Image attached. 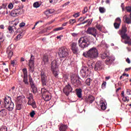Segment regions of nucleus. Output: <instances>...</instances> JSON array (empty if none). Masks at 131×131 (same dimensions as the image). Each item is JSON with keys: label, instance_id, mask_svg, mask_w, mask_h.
<instances>
[{"label": "nucleus", "instance_id": "dca6fc26", "mask_svg": "<svg viewBox=\"0 0 131 131\" xmlns=\"http://www.w3.org/2000/svg\"><path fill=\"white\" fill-rule=\"evenodd\" d=\"M120 24H121V19L119 17H117L115 20V23H114V27L115 29H119V27H120Z\"/></svg>", "mask_w": 131, "mask_h": 131}, {"label": "nucleus", "instance_id": "f8f14e48", "mask_svg": "<svg viewBox=\"0 0 131 131\" xmlns=\"http://www.w3.org/2000/svg\"><path fill=\"white\" fill-rule=\"evenodd\" d=\"M72 86L69 83H68V84L65 86L63 89V92L65 95L68 96L70 94V93H72Z\"/></svg>", "mask_w": 131, "mask_h": 131}, {"label": "nucleus", "instance_id": "423d86ee", "mask_svg": "<svg viewBox=\"0 0 131 131\" xmlns=\"http://www.w3.org/2000/svg\"><path fill=\"white\" fill-rule=\"evenodd\" d=\"M78 46L81 50H84L85 48H88L90 46V43H88V40L82 37L78 40Z\"/></svg>", "mask_w": 131, "mask_h": 131}, {"label": "nucleus", "instance_id": "72a5a7b5", "mask_svg": "<svg viewBox=\"0 0 131 131\" xmlns=\"http://www.w3.org/2000/svg\"><path fill=\"white\" fill-rule=\"evenodd\" d=\"M42 61L44 62V64H46V63H48L49 62V57L47 55H44L43 56Z\"/></svg>", "mask_w": 131, "mask_h": 131}, {"label": "nucleus", "instance_id": "13d9d810", "mask_svg": "<svg viewBox=\"0 0 131 131\" xmlns=\"http://www.w3.org/2000/svg\"><path fill=\"white\" fill-rule=\"evenodd\" d=\"M25 23H21L20 24H19V27L20 28H22V27H24V26H25Z\"/></svg>", "mask_w": 131, "mask_h": 131}, {"label": "nucleus", "instance_id": "8fccbe9b", "mask_svg": "<svg viewBox=\"0 0 131 131\" xmlns=\"http://www.w3.org/2000/svg\"><path fill=\"white\" fill-rule=\"evenodd\" d=\"M75 22H76V20L74 19H70L69 20L70 24H74V23H75Z\"/></svg>", "mask_w": 131, "mask_h": 131}, {"label": "nucleus", "instance_id": "774afa93", "mask_svg": "<svg viewBox=\"0 0 131 131\" xmlns=\"http://www.w3.org/2000/svg\"><path fill=\"white\" fill-rule=\"evenodd\" d=\"M126 62H127V63H128V64H130V60H129V58H127L126 59Z\"/></svg>", "mask_w": 131, "mask_h": 131}, {"label": "nucleus", "instance_id": "c756f323", "mask_svg": "<svg viewBox=\"0 0 131 131\" xmlns=\"http://www.w3.org/2000/svg\"><path fill=\"white\" fill-rule=\"evenodd\" d=\"M30 86L33 94H36L37 92V88L35 86V84L34 85H31Z\"/></svg>", "mask_w": 131, "mask_h": 131}, {"label": "nucleus", "instance_id": "2f4dec72", "mask_svg": "<svg viewBox=\"0 0 131 131\" xmlns=\"http://www.w3.org/2000/svg\"><path fill=\"white\" fill-rule=\"evenodd\" d=\"M23 108V104L22 103H17L16 105V110H21Z\"/></svg>", "mask_w": 131, "mask_h": 131}, {"label": "nucleus", "instance_id": "a19ab883", "mask_svg": "<svg viewBox=\"0 0 131 131\" xmlns=\"http://www.w3.org/2000/svg\"><path fill=\"white\" fill-rule=\"evenodd\" d=\"M63 29H64V28L63 27H58V28H56L55 29H53V31H59L60 30H63Z\"/></svg>", "mask_w": 131, "mask_h": 131}, {"label": "nucleus", "instance_id": "37998d69", "mask_svg": "<svg viewBox=\"0 0 131 131\" xmlns=\"http://www.w3.org/2000/svg\"><path fill=\"white\" fill-rule=\"evenodd\" d=\"M0 40H2V42L5 41V39H4V34L2 33H0Z\"/></svg>", "mask_w": 131, "mask_h": 131}, {"label": "nucleus", "instance_id": "58836bf2", "mask_svg": "<svg viewBox=\"0 0 131 131\" xmlns=\"http://www.w3.org/2000/svg\"><path fill=\"white\" fill-rule=\"evenodd\" d=\"M21 38H22V35H21V34H19L18 35H17L15 38V40L18 41V40H20V39H21Z\"/></svg>", "mask_w": 131, "mask_h": 131}, {"label": "nucleus", "instance_id": "5fc2aeb1", "mask_svg": "<svg viewBox=\"0 0 131 131\" xmlns=\"http://www.w3.org/2000/svg\"><path fill=\"white\" fill-rule=\"evenodd\" d=\"M82 14H85L88 12V8L84 7L83 10L82 11Z\"/></svg>", "mask_w": 131, "mask_h": 131}, {"label": "nucleus", "instance_id": "de8ad7c7", "mask_svg": "<svg viewBox=\"0 0 131 131\" xmlns=\"http://www.w3.org/2000/svg\"><path fill=\"white\" fill-rule=\"evenodd\" d=\"M99 10L100 13H105V9H104V8L103 7H99Z\"/></svg>", "mask_w": 131, "mask_h": 131}, {"label": "nucleus", "instance_id": "aec40b11", "mask_svg": "<svg viewBox=\"0 0 131 131\" xmlns=\"http://www.w3.org/2000/svg\"><path fill=\"white\" fill-rule=\"evenodd\" d=\"M28 105L29 106H32V107L34 108H36V103L33 98L28 100Z\"/></svg>", "mask_w": 131, "mask_h": 131}, {"label": "nucleus", "instance_id": "2eb2a0df", "mask_svg": "<svg viewBox=\"0 0 131 131\" xmlns=\"http://www.w3.org/2000/svg\"><path fill=\"white\" fill-rule=\"evenodd\" d=\"M114 61H115V58L113 56H108L105 60V63L106 65L110 66L114 63Z\"/></svg>", "mask_w": 131, "mask_h": 131}, {"label": "nucleus", "instance_id": "f3484780", "mask_svg": "<svg viewBox=\"0 0 131 131\" xmlns=\"http://www.w3.org/2000/svg\"><path fill=\"white\" fill-rule=\"evenodd\" d=\"M102 69V62L101 61H98L94 67V70L95 71H100Z\"/></svg>", "mask_w": 131, "mask_h": 131}, {"label": "nucleus", "instance_id": "ddd939ff", "mask_svg": "<svg viewBox=\"0 0 131 131\" xmlns=\"http://www.w3.org/2000/svg\"><path fill=\"white\" fill-rule=\"evenodd\" d=\"M71 50H72V51L74 55H77L79 51V49L78 48V47H77V43L73 42L71 45Z\"/></svg>", "mask_w": 131, "mask_h": 131}, {"label": "nucleus", "instance_id": "bb28decb", "mask_svg": "<svg viewBox=\"0 0 131 131\" xmlns=\"http://www.w3.org/2000/svg\"><path fill=\"white\" fill-rule=\"evenodd\" d=\"M109 56H110L109 53L105 52L104 53L101 54L100 57L101 59H106V58H107Z\"/></svg>", "mask_w": 131, "mask_h": 131}, {"label": "nucleus", "instance_id": "4be33fe9", "mask_svg": "<svg viewBox=\"0 0 131 131\" xmlns=\"http://www.w3.org/2000/svg\"><path fill=\"white\" fill-rule=\"evenodd\" d=\"M100 106L102 110H106L107 108V103H105V101L100 100L99 101Z\"/></svg>", "mask_w": 131, "mask_h": 131}, {"label": "nucleus", "instance_id": "1a4fd4ad", "mask_svg": "<svg viewBox=\"0 0 131 131\" xmlns=\"http://www.w3.org/2000/svg\"><path fill=\"white\" fill-rule=\"evenodd\" d=\"M23 8H24V5H21V6H18L17 9L12 10L11 15L12 17H17L18 15H21L22 12H21V10H23Z\"/></svg>", "mask_w": 131, "mask_h": 131}, {"label": "nucleus", "instance_id": "a211bd4d", "mask_svg": "<svg viewBox=\"0 0 131 131\" xmlns=\"http://www.w3.org/2000/svg\"><path fill=\"white\" fill-rule=\"evenodd\" d=\"M6 53L7 54H8V58L10 59L11 58H12L13 55L14 54V53H13V50L11 48V46L8 47V48H7Z\"/></svg>", "mask_w": 131, "mask_h": 131}, {"label": "nucleus", "instance_id": "7ed1b4c3", "mask_svg": "<svg viewBox=\"0 0 131 131\" xmlns=\"http://www.w3.org/2000/svg\"><path fill=\"white\" fill-rule=\"evenodd\" d=\"M51 71L55 78L59 77V66L57 60H54L51 62Z\"/></svg>", "mask_w": 131, "mask_h": 131}, {"label": "nucleus", "instance_id": "b1692460", "mask_svg": "<svg viewBox=\"0 0 131 131\" xmlns=\"http://www.w3.org/2000/svg\"><path fill=\"white\" fill-rule=\"evenodd\" d=\"M67 128H68V126L67 125L61 124V125L59 127V130L67 131Z\"/></svg>", "mask_w": 131, "mask_h": 131}, {"label": "nucleus", "instance_id": "f257e3e1", "mask_svg": "<svg viewBox=\"0 0 131 131\" xmlns=\"http://www.w3.org/2000/svg\"><path fill=\"white\" fill-rule=\"evenodd\" d=\"M11 101V97L9 96L5 97L3 101L0 100V108H6L8 111H12L14 109V103Z\"/></svg>", "mask_w": 131, "mask_h": 131}, {"label": "nucleus", "instance_id": "a878e982", "mask_svg": "<svg viewBox=\"0 0 131 131\" xmlns=\"http://www.w3.org/2000/svg\"><path fill=\"white\" fill-rule=\"evenodd\" d=\"M24 99H25V96L24 95L19 96L17 97V101L18 103H23V101H24Z\"/></svg>", "mask_w": 131, "mask_h": 131}, {"label": "nucleus", "instance_id": "9d476101", "mask_svg": "<svg viewBox=\"0 0 131 131\" xmlns=\"http://www.w3.org/2000/svg\"><path fill=\"white\" fill-rule=\"evenodd\" d=\"M19 23V19H15L14 21H12V24L13 26H8V30L9 32L10 33H14L15 32V31H14V29L17 30V25H18V24Z\"/></svg>", "mask_w": 131, "mask_h": 131}, {"label": "nucleus", "instance_id": "393cba45", "mask_svg": "<svg viewBox=\"0 0 131 131\" xmlns=\"http://www.w3.org/2000/svg\"><path fill=\"white\" fill-rule=\"evenodd\" d=\"M34 60H35V57L31 54L30 59L29 60V64H34Z\"/></svg>", "mask_w": 131, "mask_h": 131}, {"label": "nucleus", "instance_id": "f03ea898", "mask_svg": "<svg viewBox=\"0 0 131 131\" xmlns=\"http://www.w3.org/2000/svg\"><path fill=\"white\" fill-rule=\"evenodd\" d=\"M83 56L87 59L94 60V59L98 58L99 56V52H98V49H97L96 47H93L88 51L83 52Z\"/></svg>", "mask_w": 131, "mask_h": 131}, {"label": "nucleus", "instance_id": "6e6d98bb", "mask_svg": "<svg viewBox=\"0 0 131 131\" xmlns=\"http://www.w3.org/2000/svg\"><path fill=\"white\" fill-rule=\"evenodd\" d=\"M79 12H78L73 14V17H74L75 18H77V17H79Z\"/></svg>", "mask_w": 131, "mask_h": 131}, {"label": "nucleus", "instance_id": "69168bd1", "mask_svg": "<svg viewBox=\"0 0 131 131\" xmlns=\"http://www.w3.org/2000/svg\"><path fill=\"white\" fill-rule=\"evenodd\" d=\"M121 7L122 8V11L123 12L124 11V5L123 3L121 4Z\"/></svg>", "mask_w": 131, "mask_h": 131}, {"label": "nucleus", "instance_id": "79ce46f5", "mask_svg": "<svg viewBox=\"0 0 131 131\" xmlns=\"http://www.w3.org/2000/svg\"><path fill=\"white\" fill-rule=\"evenodd\" d=\"M8 8L10 10H12V9H13V8H14V5H13V3H9L8 6Z\"/></svg>", "mask_w": 131, "mask_h": 131}, {"label": "nucleus", "instance_id": "0e129e2a", "mask_svg": "<svg viewBox=\"0 0 131 131\" xmlns=\"http://www.w3.org/2000/svg\"><path fill=\"white\" fill-rule=\"evenodd\" d=\"M84 19H85L84 17H81L79 18V21H80L81 22H82V21H84Z\"/></svg>", "mask_w": 131, "mask_h": 131}, {"label": "nucleus", "instance_id": "603ef678", "mask_svg": "<svg viewBox=\"0 0 131 131\" xmlns=\"http://www.w3.org/2000/svg\"><path fill=\"white\" fill-rule=\"evenodd\" d=\"M122 30L126 32L127 31V28H126V26H123L122 27Z\"/></svg>", "mask_w": 131, "mask_h": 131}, {"label": "nucleus", "instance_id": "ea45409f", "mask_svg": "<svg viewBox=\"0 0 131 131\" xmlns=\"http://www.w3.org/2000/svg\"><path fill=\"white\" fill-rule=\"evenodd\" d=\"M9 92H11L12 93V94H15V92H16V90H15V86H12L11 89L9 90Z\"/></svg>", "mask_w": 131, "mask_h": 131}, {"label": "nucleus", "instance_id": "7c9ffc66", "mask_svg": "<svg viewBox=\"0 0 131 131\" xmlns=\"http://www.w3.org/2000/svg\"><path fill=\"white\" fill-rule=\"evenodd\" d=\"M29 81L30 85H33L34 84H35V83H34V81L32 78V77H31V75H29Z\"/></svg>", "mask_w": 131, "mask_h": 131}, {"label": "nucleus", "instance_id": "412c9836", "mask_svg": "<svg viewBox=\"0 0 131 131\" xmlns=\"http://www.w3.org/2000/svg\"><path fill=\"white\" fill-rule=\"evenodd\" d=\"M94 101H95V97L92 95L88 96V98L85 99V102L90 104H92Z\"/></svg>", "mask_w": 131, "mask_h": 131}, {"label": "nucleus", "instance_id": "0eeeda50", "mask_svg": "<svg viewBox=\"0 0 131 131\" xmlns=\"http://www.w3.org/2000/svg\"><path fill=\"white\" fill-rule=\"evenodd\" d=\"M81 76L83 78H86L90 75V69L86 66H83L80 71Z\"/></svg>", "mask_w": 131, "mask_h": 131}, {"label": "nucleus", "instance_id": "e433bc0d", "mask_svg": "<svg viewBox=\"0 0 131 131\" xmlns=\"http://www.w3.org/2000/svg\"><path fill=\"white\" fill-rule=\"evenodd\" d=\"M33 6L34 7V8H39V7H40V4H39V3H38V2H36L33 4Z\"/></svg>", "mask_w": 131, "mask_h": 131}, {"label": "nucleus", "instance_id": "864d4df0", "mask_svg": "<svg viewBox=\"0 0 131 131\" xmlns=\"http://www.w3.org/2000/svg\"><path fill=\"white\" fill-rule=\"evenodd\" d=\"M124 43H125V45H129L131 46V39L129 41H125Z\"/></svg>", "mask_w": 131, "mask_h": 131}, {"label": "nucleus", "instance_id": "09e8293b", "mask_svg": "<svg viewBox=\"0 0 131 131\" xmlns=\"http://www.w3.org/2000/svg\"><path fill=\"white\" fill-rule=\"evenodd\" d=\"M30 115L32 118L34 117V115H35V112L34 111H32L30 113Z\"/></svg>", "mask_w": 131, "mask_h": 131}, {"label": "nucleus", "instance_id": "3c124183", "mask_svg": "<svg viewBox=\"0 0 131 131\" xmlns=\"http://www.w3.org/2000/svg\"><path fill=\"white\" fill-rule=\"evenodd\" d=\"M29 100H31L33 99V95L31 93L29 94V97L27 98Z\"/></svg>", "mask_w": 131, "mask_h": 131}, {"label": "nucleus", "instance_id": "49530a36", "mask_svg": "<svg viewBox=\"0 0 131 131\" xmlns=\"http://www.w3.org/2000/svg\"><path fill=\"white\" fill-rule=\"evenodd\" d=\"M125 34H126V32H125V31H123L122 30H121L120 31V35L121 36H122V35H124Z\"/></svg>", "mask_w": 131, "mask_h": 131}, {"label": "nucleus", "instance_id": "6ab92c4d", "mask_svg": "<svg viewBox=\"0 0 131 131\" xmlns=\"http://www.w3.org/2000/svg\"><path fill=\"white\" fill-rule=\"evenodd\" d=\"M42 98L46 101V102H48L52 99V97L49 96L48 94H47V92H42Z\"/></svg>", "mask_w": 131, "mask_h": 131}, {"label": "nucleus", "instance_id": "c03bdc74", "mask_svg": "<svg viewBox=\"0 0 131 131\" xmlns=\"http://www.w3.org/2000/svg\"><path fill=\"white\" fill-rule=\"evenodd\" d=\"M125 10H126L128 13H131V6H126L125 7Z\"/></svg>", "mask_w": 131, "mask_h": 131}, {"label": "nucleus", "instance_id": "c9c22d12", "mask_svg": "<svg viewBox=\"0 0 131 131\" xmlns=\"http://www.w3.org/2000/svg\"><path fill=\"white\" fill-rule=\"evenodd\" d=\"M125 22L127 24H131V18H130V17H126Z\"/></svg>", "mask_w": 131, "mask_h": 131}, {"label": "nucleus", "instance_id": "052dcab7", "mask_svg": "<svg viewBox=\"0 0 131 131\" xmlns=\"http://www.w3.org/2000/svg\"><path fill=\"white\" fill-rule=\"evenodd\" d=\"M71 34L72 36H73V37H76V36H77V35H78V34L75 33H73Z\"/></svg>", "mask_w": 131, "mask_h": 131}, {"label": "nucleus", "instance_id": "c85d7f7f", "mask_svg": "<svg viewBox=\"0 0 131 131\" xmlns=\"http://www.w3.org/2000/svg\"><path fill=\"white\" fill-rule=\"evenodd\" d=\"M7 115V111L5 109H2L0 111V116L1 117H5Z\"/></svg>", "mask_w": 131, "mask_h": 131}, {"label": "nucleus", "instance_id": "473e14b6", "mask_svg": "<svg viewBox=\"0 0 131 131\" xmlns=\"http://www.w3.org/2000/svg\"><path fill=\"white\" fill-rule=\"evenodd\" d=\"M29 71L33 73V72H34V64H29Z\"/></svg>", "mask_w": 131, "mask_h": 131}, {"label": "nucleus", "instance_id": "e2e57ef3", "mask_svg": "<svg viewBox=\"0 0 131 131\" xmlns=\"http://www.w3.org/2000/svg\"><path fill=\"white\" fill-rule=\"evenodd\" d=\"M126 94L127 95H131V90L129 89L127 90Z\"/></svg>", "mask_w": 131, "mask_h": 131}, {"label": "nucleus", "instance_id": "9b49d317", "mask_svg": "<svg viewBox=\"0 0 131 131\" xmlns=\"http://www.w3.org/2000/svg\"><path fill=\"white\" fill-rule=\"evenodd\" d=\"M86 33L87 34L93 35L95 38H97V35H98V33H97V29L94 27L88 28L86 31Z\"/></svg>", "mask_w": 131, "mask_h": 131}, {"label": "nucleus", "instance_id": "20e7f679", "mask_svg": "<svg viewBox=\"0 0 131 131\" xmlns=\"http://www.w3.org/2000/svg\"><path fill=\"white\" fill-rule=\"evenodd\" d=\"M70 77L71 78L70 81L74 86L79 88L81 85V81L79 76H77L74 74H72L70 75Z\"/></svg>", "mask_w": 131, "mask_h": 131}, {"label": "nucleus", "instance_id": "cd10ccee", "mask_svg": "<svg viewBox=\"0 0 131 131\" xmlns=\"http://www.w3.org/2000/svg\"><path fill=\"white\" fill-rule=\"evenodd\" d=\"M121 37L122 38V39H125V41H129V40H130V37L128 36L126 34L122 35Z\"/></svg>", "mask_w": 131, "mask_h": 131}, {"label": "nucleus", "instance_id": "bf43d9fd", "mask_svg": "<svg viewBox=\"0 0 131 131\" xmlns=\"http://www.w3.org/2000/svg\"><path fill=\"white\" fill-rule=\"evenodd\" d=\"M48 12H49V14H53L54 12H55V10H54V9H49L48 10Z\"/></svg>", "mask_w": 131, "mask_h": 131}, {"label": "nucleus", "instance_id": "a18cd8bd", "mask_svg": "<svg viewBox=\"0 0 131 131\" xmlns=\"http://www.w3.org/2000/svg\"><path fill=\"white\" fill-rule=\"evenodd\" d=\"M106 84H107V82L103 81V83H102V85H101V88L105 89L106 88Z\"/></svg>", "mask_w": 131, "mask_h": 131}, {"label": "nucleus", "instance_id": "6e6552de", "mask_svg": "<svg viewBox=\"0 0 131 131\" xmlns=\"http://www.w3.org/2000/svg\"><path fill=\"white\" fill-rule=\"evenodd\" d=\"M40 77H41V82L42 86H47V83H48V76L46 74V72L43 71H40Z\"/></svg>", "mask_w": 131, "mask_h": 131}, {"label": "nucleus", "instance_id": "4d7b16f0", "mask_svg": "<svg viewBox=\"0 0 131 131\" xmlns=\"http://www.w3.org/2000/svg\"><path fill=\"white\" fill-rule=\"evenodd\" d=\"M7 6H8V3H4L2 4V7L3 9H7Z\"/></svg>", "mask_w": 131, "mask_h": 131}, {"label": "nucleus", "instance_id": "4468645a", "mask_svg": "<svg viewBox=\"0 0 131 131\" xmlns=\"http://www.w3.org/2000/svg\"><path fill=\"white\" fill-rule=\"evenodd\" d=\"M23 72L24 73L23 82H24L25 84L26 85H29V82H28V74L27 73V69H23Z\"/></svg>", "mask_w": 131, "mask_h": 131}, {"label": "nucleus", "instance_id": "338daca9", "mask_svg": "<svg viewBox=\"0 0 131 131\" xmlns=\"http://www.w3.org/2000/svg\"><path fill=\"white\" fill-rule=\"evenodd\" d=\"M38 22H39V21L36 22V23L35 24V25H34V27H33V28H32V30H34V29H35V26H36V25H37V24H38Z\"/></svg>", "mask_w": 131, "mask_h": 131}, {"label": "nucleus", "instance_id": "f704fd0d", "mask_svg": "<svg viewBox=\"0 0 131 131\" xmlns=\"http://www.w3.org/2000/svg\"><path fill=\"white\" fill-rule=\"evenodd\" d=\"M92 80L90 78H88L85 81V84L86 85H88V86H90L91 85V82H92Z\"/></svg>", "mask_w": 131, "mask_h": 131}, {"label": "nucleus", "instance_id": "680f3d73", "mask_svg": "<svg viewBox=\"0 0 131 131\" xmlns=\"http://www.w3.org/2000/svg\"><path fill=\"white\" fill-rule=\"evenodd\" d=\"M11 64L12 65L13 67H15V60H11Z\"/></svg>", "mask_w": 131, "mask_h": 131}, {"label": "nucleus", "instance_id": "39448f33", "mask_svg": "<svg viewBox=\"0 0 131 131\" xmlns=\"http://www.w3.org/2000/svg\"><path fill=\"white\" fill-rule=\"evenodd\" d=\"M58 56L60 59H66L69 56L68 49L65 47L60 48L59 50Z\"/></svg>", "mask_w": 131, "mask_h": 131}, {"label": "nucleus", "instance_id": "4c0bfd02", "mask_svg": "<svg viewBox=\"0 0 131 131\" xmlns=\"http://www.w3.org/2000/svg\"><path fill=\"white\" fill-rule=\"evenodd\" d=\"M0 131H8V128L6 126H3L1 127Z\"/></svg>", "mask_w": 131, "mask_h": 131}, {"label": "nucleus", "instance_id": "5701e85b", "mask_svg": "<svg viewBox=\"0 0 131 131\" xmlns=\"http://www.w3.org/2000/svg\"><path fill=\"white\" fill-rule=\"evenodd\" d=\"M76 92L78 98H79L80 99L82 98V90L81 89H76Z\"/></svg>", "mask_w": 131, "mask_h": 131}]
</instances>
